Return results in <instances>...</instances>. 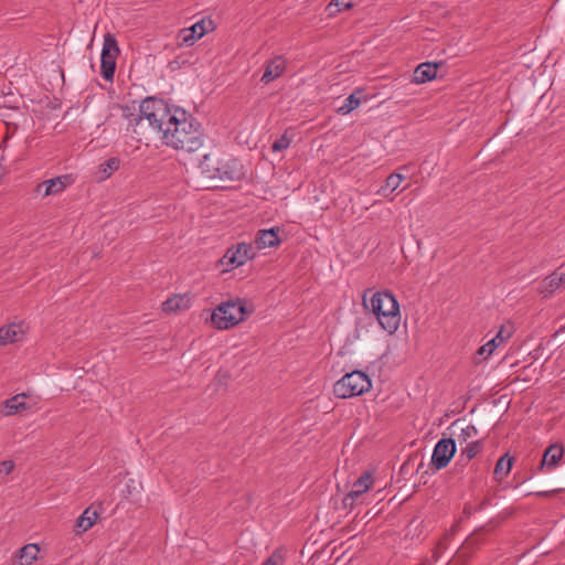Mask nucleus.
I'll use <instances>...</instances> for the list:
<instances>
[{"label": "nucleus", "mask_w": 565, "mask_h": 565, "mask_svg": "<svg viewBox=\"0 0 565 565\" xmlns=\"http://www.w3.org/2000/svg\"><path fill=\"white\" fill-rule=\"evenodd\" d=\"M139 113L136 124L146 120L151 129L161 135L167 146L188 152L203 146L200 124L184 109L170 106L162 99L147 97L140 103Z\"/></svg>", "instance_id": "1"}, {"label": "nucleus", "mask_w": 565, "mask_h": 565, "mask_svg": "<svg viewBox=\"0 0 565 565\" xmlns=\"http://www.w3.org/2000/svg\"><path fill=\"white\" fill-rule=\"evenodd\" d=\"M364 306L375 316L381 328L387 333H394L401 322L399 305L396 298L387 291L374 292L367 301L364 297Z\"/></svg>", "instance_id": "2"}, {"label": "nucleus", "mask_w": 565, "mask_h": 565, "mask_svg": "<svg viewBox=\"0 0 565 565\" xmlns=\"http://www.w3.org/2000/svg\"><path fill=\"white\" fill-rule=\"evenodd\" d=\"M246 307L242 300L222 302L211 315V321L217 329L226 330L244 319Z\"/></svg>", "instance_id": "3"}, {"label": "nucleus", "mask_w": 565, "mask_h": 565, "mask_svg": "<svg viewBox=\"0 0 565 565\" xmlns=\"http://www.w3.org/2000/svg\"><path fill=\"white\" fill-rule=\"evenodd\" d=\"M372 382L367 374L362 371H353L343 375L334 384V394L340 398H350L367 392Z\"/></svg>", "instance_id": "4"}, {"label": "nucleus", "mask_w": 565, "mask_h": 565, "mask_svg": "<svg viewBox=\"0 0 565 565\" xmlns=\"http://www.w3.org/2000/svg\"><path fill=\"white\" fill-rule=\"evenodd\" d=\"M217 164L216 169L206 170L215 175V180L235 181L243 175L241 162L231 156L223 154L220 150H217Z\"/></svg>", "instance_id": "5"}, {"label": "nucleus", "mask_w": 565, "mask_h": 565, "mask_svg": "<svg viewBox=\"0 0 565 565\" xmlns=\"http://www.w3.org/2000/svg\"><path fill=\"white\" fill-rule=\"evenodd\" d=\"M255 257V248L246 243H239L227 249L220 260L223 271H228L244 265L248 259Z\"/></svg>", "instance_id": "6"}, {"label": "nucleus", "mask_w": 565, "mask_h": 565, "mask_svg": "<svg viewBox=\"0 0 565 565\" xmlns=\"http://www.w3.org/2000/svg\"><path fill=\"white\" fill-rule=\"evenodd\" d=\"M118 53L119 49L116 39L107 34L104 39L100 58L102 75L106 81H113L114 78Z\"/></svg>", "instance_id": "7"}, {"label": "nucleus", "mask_w": 565, "mask_h": 565, "mask_svg": "<svg viewBox=\"0 0 565 565\" xmlns=\"http://www.w3.org/2000/svg\"><path fill=\"white\" fill-rule=\"evenodd\" d=\"M456 452V443L454 439H440L434 447L431 463L437 469L445 468Z\"/></svg>", "instance_id": "8"}, {"label": "nucleus", "mask_w": 565, "mask_h": 565, "mask_svg": "<svg viewBox=\"0 0 565 565\" xmlns=\"http://www.w3.org/2000/svg\"><path fill=\"white\" fill-rule=\"evenodd\" d=\"M72 182L70 175H60L39 183L35 188L36 196L46 198L63 192Z\"/></svg>", "instance_id": "9"}, {"label": "nucleus", "mask_w": 565, "mask_h": 565, "mask_svg": "<svg viewBox=\"0 0 565 565\" xmlns=\"http://www.w3.org/2000/svg\"><path fill=\"white\" fill-rule=\"evenodd\" d=\"M509 338L510 332L505 331V329L502 327L491 340H489L486 344L481 345L478 349L476 355V363H480L481 361H484L488 358H490L493 354V352Z\"/></svg>", "instance_id": "10"}, {"label": "nucleus", "mask_w": 565, "mask_h": 565, "mask_svg": "<svg viewBox=\"0 0 565 565\" xmlns=\"http://www.w3.org/2000/svg\"><path fill=\"white\" fill-rule=\"evenodd\" d=\"M372 477L370 473H363L352 486L350 492L344 497L343 503L345 507L354 505L359 502L362 494H364L372 486Z\"/></svg>", "instance_id": "11"}, {"label": "nucleus", "mask_w": 565, "mask_h": 565, "mask_svg": "<svg viewBox=\"0 0 565 565\" xmlns=\"http://www.w3.org/2000/svg\"><path fill=\"white\" fill-rule=\"evenodd\" d=\"M28 330L24 322H12L0 329V344L6 345L9 343L21 341Z\"/></svg>", "instance_id": "12"}, {"label": "nucleus", "mask_w": 565, "mask_h": 565, "mask_svg": "<svg viewBox=\"0 0 565 565\" xmlns=\"http://www.w3.org/2000/svg\"><path fill=\"white\" fill-rule=\"evenodd\" d=\"M286 66L287 62L284 56L276 55L270 58L265 65V71L260 78L262 83L269 84L274 79L281 76L286 70Z\"/></svg>", "instance_id": "13"}, {"label": "nucleus", "mask_w": 565, "mask_h": 565, "mask_svg": "<svg viewBox=\"0 0 565 565\" xmlns=\"http://www.w3.org/2000/svg\"><path fill=\"white\" fill-rule=\"evenodd\" d=\"M206 33L204 21H199L190 28H184L179 33V40L182 44L191 46Z\"/></svg>", "instance_id": "14"}, {"label": "nucleus", "mask_w": 565, "mask_h": 565, "mask_svg": "<svg viewBox=\"0 0 565 565\" xmlns=\"http://www.w3.org/2000/svg\"><path fill=\"white\" fill-rule=\"evenodd\" d=\"M278 228L260 230L255 238V247L257 249L270 248L279 245Z\"/></svg>", "instance_id": "15"}, {"label": "nucleus", "mask_w": 565, "mask_h": 565, "mask_svg": "<svg viewBox=\"0 0 565 565\" xmlns=\"http://www.w3.org/2000/svg\"><path fill=\"white\" fill-rule=\"evenodd\" d=\"M563 447L558 444L551 445L543 454L541 469L552 470L554 469L561 459L563 458Z\"/></svg>", "instance_id": "16"}, {"label": "nucleus", "mask_w": 565, "mask_h": 565, "mask_svg": "<svg viewBox=\"0 0 565 565\" xmlns=\"http://www.w3.org/2000/svg\"><path fill=\"white\" fill-rule=\"evenodd\" d=\"M363 102H366V97L364 92L360 88L355 89L350 96L344 99L343 105H341L337 113L340 115H349L354 109H356Z\"/></svg>", "instance_id": "17"}, {"label": "nucleus", "mask_w": 565, "mask_h": 565, "mask_svg": "<svg viewBox=\"0 0 565 565\" xmlns=\"http://www.w3.org/2000/svg\"><path fill=\"white\" fill-rule=\"evenodd\" d=\"M437 75V64L429 62L419 64L414 71V82L423 84L434 79Z\"/></svg>", "instance_id": "18"}, {"label": "nucleus", "mask_w": 565, "mask_h": 565, "mask_svg": "<svg viewBox=\"0 0 565 565\" xmlns=\"http://www.w3.org/2000/svg\"><path fill=\"white\" fill-rule=\"evenodd\" d=\"M217 150H212L209 153H205L199 163V169L206 179L215 180V175L213 173L207 172L206 170H213L217 168Z\"/></svg>", "instance_id": "19"}, {"label": "nucleus", "mask_w": 565, "mask_h": 565, "mask_svg": "<svg viewBox=\"0 0 565 565\" xmlns=\"http://www.w3.org/2000/svg\"><path fill=\"white\" fill-rule=\"evenodd\" d=\"M29 406L25 403V394H18L9 398L3 406L2 413L6 416H11L20 411L26 409Z\"/></svg>", "instance_id": "20"}, {"label": "nucleus", "mask_w": 565, "mask_h": 565, "mask_svg": "<svg viewBox=\"0 0 565 565\" xmlns=\"http://www.w3.org/2000/svg\"><path fill=\"white\" fill-rule=\"evenodd\" d=\"M190 299L185 295H174L170 298H168L162 303V310L164 312H175L178 310H182L189 307Z\"/></svg>", "instance_id": "21"}, {"label": "nucleus", "mask_w": 565, "mask_h": 565, "mask_svg": "<svg viewBox=\"0 0 565 565\" xmlns=\"http://www.w3.org/2000/svg\"><path fill=\"white\" fill-rule=\"evenodd\" d=\"M97 516L96 511H92L89 508L86 509L76 521V533L79 534L89 530L95 524Z\"/></svg>", "instance_id": "22"}, {"label": "nucleus", "mask_w": 565, "mask_h": 565, "mask_svg": "<svg viewBox=\"0 0 565 565\" xmlns=\"http://www.w3.org/2000/svg\"><path fill=\"white\" fill-rule=\"evenodd\" d=\"M120 161L118 158H110L100 163L96 172V180L104 181L109 178L118 168Z\"/></svg>", "instance_id": "23"}, {"label": "nucleus", "mask_w": 565, "mask_h": 565, "mask_svg": "<svg viewBox=\"0 0 565 565\" xmlns=\"http://www.w3.org/2000/svg\"><path fill=\"white\" fill-rule=\"evenodd\" d=\"M404 180V177L399 173H392L391 175L387 177L386 181H385V184H383L377 193L382 196H388L390 194H392L394 191H396L402 181Z\"/></svg>", "instance_id": "24"}, {"label": "nucleus", "mask_w": 565, "mask_h": 565, "mask_svg": "<svg viewBox=\"0 0 565 565\" xmlns=\"http://www.w3.org/2000/svg\"><path fill=\"white\" fill-rule=\"evenodd\" d=\"M40 548L36 544H26L19 552L20 565H29L36 559Z\"/></svg>", "instance_id": "25"}, {"label": "nucleus", "mask_w": 565, "mask_h": 565, "mask_svg": "<svg viewBox=\"0 0 565 565\" xmlns=\"http://www.w3.org/2000/svg\"><path fill=\"white\" fill-rule=\"evenodd\" d=\"M513 458L509 457V455L502 456L494 468V478L497 480H502L507 477L512 468Z\"/></svg>", "instance_id": "26"}, {"label": "nucleus", "mask_w": 565, "mask_h": 565, "mask_svg": "<svg viewBox=\"0 0 565 565\" xmlns=\"http://www.w3.org/2000/svg\"><path fill=\"white\" fill-rule=\"evenodd\" d=\"M565 282V274L564 273H555L548 278L545 279L542 292L547 296L552 294L554 290L559 288Z\"/></svg>", "instance_id": "27"}, {"label": "nucleus", "mask_w": 565, "mask_h": 565, "mask_svg": "<svg viewBox=\"0 0 565 565\" xmlns=\"http://www.w3.org/2000/svg\"><path fill=\"white\" fill-rule=\"evenodd\" d=\"M353 7L352 0H332L326 8L328 17H334L342 10H347Z\"/></svg>", "instance_id": "28"}, {"label": "nucleus", "mask_w": 565, "mask_h": 565, "mask_svg": "<svg viewBox=\"0 0 565 565\" xmlns=\"http://www.w3.org/2000/svg\"><path fill=\"white\" fill-rule=\"evenodd\" d=\"M290 142L291 138L287 134H284L273 142V151L280 152L287 149L290 146Z\"/></svg>", "instance_id": "29"}, {"label": "nucleus", "mask_w": 565, "mask_h": 565, "mask_svg": "<svg viewBox=\"0 0 565 565\" xmlns=\"http://www.w3.org/2000/svg\"><path fill=\"white\" fill-rule=\"evenodd\" d=\"M14 468V463L11 460H6L0 463V475L8 476Z\"/></svg>", "instance_id": "30"}, {"label": "nucleus", "mask_w": 565, "mask_h": 565, "mask_svg": "<svg viewBox=\"0 0 565 565\" xmlns=\"http://www.w3.org/2000/svg\"><path fill=\"white\" fill-rule=\"evenodd\" d=\"M478 451H479V445L478 444H470L465 449V452L467 454L468 458H473L477 455Z\"/></svg>", "instance_id": "31"}, {"label": "nucleus", "mask_w": 565, "mask_h": 565, "mask_svg": "<svg viewBox=\"0 0 565 565\" xmlns=\"http://www.w3.org/2000/svg\"><path fill=\"white\" fill-rule=\"evenodd\" d=\"M282 559L279 554H273L263 565H281Z\"/></svg>", "instance_id": "32"}, {"label": "nucleus", "mask_w": 565, "mask_h": 565, "mask_svg": "<svg viewBox=\"0 0 565 565\" xmlns=\"http://www.w3.org/2000/svg\"><path fill=\"white\" fill-rule=\"evenodd\" d=\"M476 428L473 426L467 425L465 428L461 429V436L463 439L470 438L473 435H476Z\"/></svg>", "instance_id": "33"}]
</instances>
